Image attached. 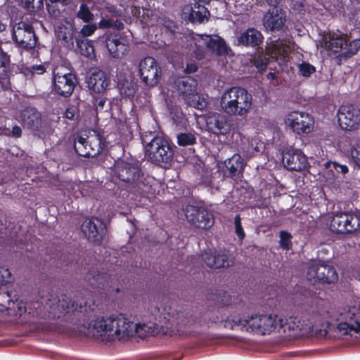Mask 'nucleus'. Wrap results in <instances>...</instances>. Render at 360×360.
<instances>
[{
    "label": "nucleus",
    "instance_id": "obj_1",
    "mask_svg": "<svg viewBox=\"0 0 360 360\" xmlns=\"http://www.w3.org/2000/svg\"><path fill=\"white\" fill-rule=\"evenodd\" d=\"M134 316L122 313L108 316H100L92 320L87 326L73 328L72 333L93 336L101 341H127L137 336L141 339L158 335L160 329L155 323L135 322Z\"/></svg>",
    "mask_w": 360,
    "mask_h": 360
},
{
    "label": "nucleus",
    "instance_id": "obj_2",
    "mask_svg": "<svg viewBox=\"0 0 360 360\" xmlns=\"http://www.w3.org/2000/svg\"><path fill=\"white\" fill-rule=\"evenodd\" d=\"M279 319L280 316L271 313L255 312L241 316L236 311H228L224 314L222 321L227 328L265 335L274 331L278 333Z\"/></svg>",
    "mask_w": 360,
    "mask_h": 360
},
{
    "label": "nucleus",
    "instance_id": "obj_3",
    "mask_svg": "<svg viewBox=\"0 0 360 360\" xmlns=\"http://www.w3.org/2000/svg\"><path fill=\"white\" fill-rule=\"evenodd\" d=\"M222 110L233 116H245L252 108V96L244 88L234 86L225 90L220 99Z\"/></svg>",
    "mask_w": 360,
    "mask_h": 360
},
{
    "label": "nucleus",
    "instance_id": "obj_4",
    "mask_svg": "<svg viewBox=\"0 0 360 360\" xmlns=\"http://www.w3.org/2000/svg\"><path fill=\"white\" fill-rule=\"evenodd\" d=\"M278 333L289 338H297L309 335L316 331L320 336H326L330 323L327 322L323 328H319L307 317L290 316L288 319L280 317L278 320Z\"/></svg>",
    "mask_w": 360,
    "mask_h": 360
},
{
    "label": "nucleus",
    "instance_id": "obj_5",
    "mask_svg": "<svg viewBox=\"0 0 360 360\" xmlns=\"http://www.w3.org/2000/svg\"><path fill=\"white\" fill-rule=\"evenodd\" d=\"M332 319L337 322L340 335H360V301L338 309Z\"/></svg>",
    "mask_w": 360,
    "mask_h": 360
},
{
    "label": "nucleus",
    "instance_id": "obj_6",
    "mask_svg": "<svg viewBox=\"0 0 360 360\" xmlns=\"http://www.w3.org/2000/svg\"><path fill=\"white\" fill-rule=\"evenodd\" d=\"M144 153L148 160L159 165L169 164L174 156V150L168 140L162 136H155L146 142Z\"/></svg>",
    "mask_w": 360,
    "mask_h": 360
},
{
    "label": "nucleus",
    "instance_id": "obj_7",
    "mask_svg": "<svg viewBox=\"0 0 360 360\" xmlns=\"http://www.w3.org/2000/svg\"><path fill=\"white\" fill-rule=\"evenodd\" d=\"M191 46L195 58L199 60L205 56L206 49L219 55L227 53L228 50L225 41L218 35L193 34Z\"/></svg>",
    "mask_w": 360,
    "mask_h": 360
},
{
    "label": "nucleus",
    "instance_id": "obj_8",
    "mask_svg": "<svg viewBox=\"0 0 360 360\" xmlns=\"http://www.w3.org/2000/svg\"><path fill=\"white\" fill-rule=\"evenodd\" d=\"M82 307V304H78L65 295L60 297L51 295L45 300L44 304V314L48 319L60 318L65 311H75Z\"/></svg>",
    "mask_w": 360,
    "mask_h": 360
},
{
    "label": "nucleus",
    "instance_id": "obj_9",
    "mask_svg": "<svg viewBox=\"0 0 360 360\" xmlns=\"http://www.w3.org/2000/svg\"><path fill=\"white\" fill-rule=\"evenodd\" d=\"M104 143L101 135L96 131H92L86 135L78 136L75 142V150L78 155L84 157H94L103 149Z\"/></svg>",
    "mask_w": 360,
    "mask_h": 360
},
{
    "label": "nucleus",
    "instance_id": "obj_10",
    "mask_svg": "<svg viewBox=\"0 0 360 360\" xmlns=\"http://www.w3.org/2000/svg\"><path fill=\"white\" fill-rule=\"evenodd\" d=\"M52 75V86L54 92L64 97L70 96L77 84L75 76L63 68H55Z\"/></svg>",
    "mask_w": 360,
    "mask_h": 360
},
{
    "label": "nucleus",
    "instance_id": "obj_11",
    "mask_svg": "<svg viewBox=\"0 0 360 360\" xmlns=\"http://www.w3.org/2000/svg\"><path fill=\"white\" fill-rule=\"evenodd\" d=\"M24 125L40 138H44L53 132L51 124L42 120L40 113L31 107L24 110Z\"/></svg>",
    "mask_w": 360,
    "mask_h": 360
},
{
    "label": "nucleus",
    "instance_id": "obj_12",
    "mask_svg": "<svg viewBox=\"0 0 360 360\" xmlns=\"http://www.w3.org/2000/svg\"><path fill=\"white\" fill-rule=\"evenodd\" d=\"M307 279L311 283H335L338 280V275L335 268L324 264H313L309 266Z\"/></svg>",
    "mask_w": 360,
    "mask_h": 360
},
{
    "label": "nucleus",
    "instance_id": "obj_13",
    "mask_svg": "<svg viewBox=\"0 0 360 360\" xmlns=\"http://www.w3.org/2000/svg\"><path fill=\"white\" fill-rule=\"evenodd\" d=\"M284 122L286 127L299 135L310 133L314 127L313 118L308 113L302 111L289 112Z\"/></svg>",
    "mask_w": 360,
    "mask_h": 360
},
{
    "label": "nucleus",
    "instance_id": "obj_14",
    "mask_svg": "<svg viewBox=\"0 0 360 360\" xmlns=\"http://www.w3.org/2000/svg\"><path fill=\"white\" fill-rule=\"evenodd\" d=\"M330 230L337 233L354 232L360 227V219L354 214L340 212L334 214L330 222Z\"/></svg>",
    "mask_w": 360,
    "mask_h": 360
},
{
    "label": "nucleus",
    "instance_id": "obj_15",
    "mask_svg": "<svg viewBox=\"0 0 360 360\" xmlns=\"http://www.w3.org/2000/svg\"><path fill=\"white\" fill-rule=\"evenodd\" d=\"M184 214L188 221L196 228L207 229L214 224L212 214L202 207L187 205Z\"/></svg>",
    "mask_w": 360,
    "mask_h": 360
},
{
    "label": "nucleus",
    "instance_id": "obj_16",
    "mask_svg": "<svg viewBox=\"0 0 360 360\" xmlns=\"http://www.w3.org/2000/svg\"><path fill=\"white\" fill-rule=\"evenodd\" d=\"M295 44L290 39L271 41L266 48V54L276 60L280 65H284L289 58V53L294 50Z\"/></svg>",
    "mask_w": 360,
    "mask_h": 360
},
{
    "label": "nucleus",
    "instance_id": "obj_17",
    "mask_svg": "<svg viewBox=\"0 0 360 360\" xmlns=\"http://www.w3.org/2000/svg\"><path fill=\"white\" fill-rule=\"evenodd\" d=\"M139 73L141 80L148 86L158 84L160 76V68L155 58L146 57L139 63Z\"/></svg>",
    "mask_w": 360,
    "mask_h": 360
},
{
    "label": "nucleus",
    "instance_id": "obj_18",
    "mask_svg": "<svg viewBox=\"0 0 360 360\" xmlns=\"http://www.w3.org/2000/svg\"><path fill=\"white\" fill-rule=\"evenodd\" d=\"M340 126L345 130H353L360 124V110L353 105H342L338 110Z\"/></svg>",
    "mask_w": 360,
    "mask_h": 360
},
{
    "label": "nucleus",
    "instance_id": "obj_19",
    "mask_svg": "<svg viewBox=\"0 0 360 360\" xmlns=\"http://www.w3.org/2000/svg\"><path fill=\"white\" fill-rule=\"evenodd\" d=\"M280 0H267L272 6L263 17V25L266 30H281L285 22V13L278 7Z\"/></svg>",
    "mask_w": 360,
    "mask_h": 360
},
{
    "label": "nucleus",
    "instance_id": "obj_20",
    "mask_svg": "<svg viewBox=\"0 0 360 360\" xmlns=\"http://www.w3.org/2000/svg\"><path fill=\"white\" fill-rule=\"evenodd\" d=\"M110 78L107 74L98 69H92L86 78L87 87L92 95L103 94L110 84Z\"/></svg>",
    "mask_w": 360,
    "mask_h": 360
},
{
    "label": "nucleus",
    "instance_id": "obj_21",
    "mask_svg": "<svg viewBox=\"0 0 360 360\" xmlns=\"http://www.w3.org/2000/svg\"><path fill=\"white\" fill-rule=\"evenodd\" d=\"M347 41V34L337 30L323 34L321 39L319 40L317 46L323 48L328 51L338 53L344 50Z\"/></svg>",
    "mask_w": 360,
    "mask_h": 360
},
{
    "label": "nucleus",
    "instance_id": "obj_22",
    "mask_svg": "<svg viewBox=\"0 0 360 360\" xmlns=\"http://www.w3.org/2000/svg\"><path fill=\"white\" fill-rule=\"evenodd\" d=\"M284 166L289 170L301 171L307 166L306 155L299 149L287 148L283 155Z\"/></svg>",
    "mask_w": 360,
    "mask_h": 360
},
{
    "label": "nucleus",
    "instance_id": "obj_23",
    "mask_svg": "<svg viewBox=\"0 0 360 360\" xmlns=\"http://www.w3.org/2000/svg\"><path fill=\"white\" fill-rule=\"evenodd\" d=\"M82 230L88 240L92 242H99L105 234L104 224L97 218L86 219L82 225Z\"/></svg>",
    "mask_w": 360,
    "mask_h": 360
},
{
    "label": "nucleus",
    "instance_id": "obj_24",
    "mask_svg": "<svg viewBox=\"0 0 360 360\" xmlns=\"http://www.w3.org/2000/svg\"><path fill=\"white\" fill-rule=\"evenodd\" d=\"M206 264L212 268L228 267L233 264V255L226 250H220L214 253L206 252L203 255Z\"/></svg>",
    "mask_w": 360,
    "mask_h": 360
},
{
    "label": "nucleus",
    "instance_id": "obj_25",
    "mask_svg": "<svg viewBox=\"0 0 360 360\" xmlns=\"http://www.w3.org/2000/svg\"><path fill=\"white\" fill-rule=\"evenodd\" d=\"M171 85H173L172 87L176 89L184 101L189 98L198 90L197 81L190 77L174 79L172 80Z\"/></svg>",
    "mask_w": 360,
    "mask_h": 360
},
{
    "label": "nucleus",
    "instance_id": "obj_26",
    "mask_svg": "<svg viewBox=\"0 0 360 360\" xmlns=\"http://www.w3.org/2000/svg\"><path fill=\"white\" fill-rule=\"evenodd\" d=\"M11 20L14 23L12 30V39L20 48L22 44V15L20 11H18L15 6H11L9 10Z\"/></svg>",
    "mask_w": 360,
    "mask_h": 360
},
{
    "label": "nucleus",
    "instance_id": "obj_27",
    "mask_svg": "<svg viewBox=\"0 0 360 360\" xmlns=\"http://www.w3.org/2000/svg\"><path fill=\"white\" fill-rule=\"evenodd\" d=\"M106 46L113 58H120L123 57L129 50V43L123 38L108 37L106 41Z\"/></svg>",
    "mask_w": 360,
    "mask_h": 360
},
{
    "label": "nucleus",
    "instance_id": "obj_28",
    "mask_svg": "<svg viewBox=\"0 0 360 360\" xmlns=\"http://www.w3.org/2000/svg\"><path fill=\"white\" fill-rule=\"evenodd\" d=\"M207 124L210 131L214 134H226L230 126L226 116L221 114H213L207 119Z\"/></svg>",
    "mask_w": 360,
    "mask_h": 360
},
{
    "label": "nucleus",
    "instance_id": "obj_29",
    "mask_svg": "<svg viewBox=\"0 0 360 360\" xmlns=\"http://www.w3.org/2000/svg\"><path fill=\"white\" fill-rule=\"evenodd\" d=\"M262 33L256 29L249 28L238 37V44L255 47L263 41Z\"/></svg>",
    "mask_w": 360,
    "mask_h": 360
},
{
    "label": "nucleus",
    "instance_id": "obj_30",
    "mask_svg": "<svg viewBox=\"0 0 360 360\" xmlns=\"http://www.w3.org/2000/svg\"><path fill=\"white\" fill-rule=\"evenodd\" d=\"M74 27L68 22L61 23L56 30V35L59 40L63 42V45L68 48H72L73 41Z\"/></svg>",
    "mask_w": 360,
    "mask_h": 360
},
{
    "label": "nucleus",
    "instance_id": "obj_31",
    "mask_svg": "<svg viewBox=\"0 0 360 360\" xmlns=\"http://www.w3.org/2000/svg\"><path fill=\"white\" fill-rule=\"evenodd\" d=\"M136 172L137 169L128 163L121 162L116 165L117 176L123 181H134Z\"/></svg>",
    "mask_w": 360,
    "mask_h": 360
},
{
    "label": "nucleus",
    "instance_id": "obj_32",
    "mask_svg": "<svg viewBox=\"0 0 360 360\" xmlns=\"http://www.w3.org/2000/svg\"><path fill=\"white\" fill-rule=\"evenodd\" d=\"M82 1L77 13V17L84 22L89 23L94 19V15L91 13V10L94 6V2L92 0H82Z\"/></svg>",
    "mask_w": 360,
    "mask_h": 360
},
{
    "label": "nucleus",
    "instance_id": "obj_33",
    "mask_svg": "<svg viewBox=\"0 0 360 360\" xmlns=\"http://www.w3.org/2000/svg\"><path fill=\"white\" fill-rule=\"evenodd\" d=\"M118 86L120 94L127 98H133L138 90V85L134 79H123L118 83Z\"/></svg>",
    "mask_w": 360,
    "mask_h": 360
},
{
    "label": "nucleus",
    "instance_id": "obj_34",
    "mask_svg": "<svg viewBox=\"0 0 360 360\" xmlns=\"http://www.w3.org/2000/svg\"><path fill=\"white\" fill-rule=\"evenodd\" d=\"M224 165L231 175L240 172L244 167L243 160L238 154H234L231 158L226 160Z\"/></svg>",
    "mask_w": 360,
    "mask_h": 360
},
{
    "label": "nucleus",
    "instance_id": "obj_35",
    "mask_svg": "<svg viewBox=\"0 0 360 360\" xmlns=\"http://www.w3.org/2000/svg\"><path fill=\"white\" fill-rule=\"evenodd\" d=\"M198 326V323L194 319L191 318L181 323H179L177 330L180 335H190L196 332L195 329Z\"/></svg>",
    "mask_w": 360,
    "mask_h": 360
},
{
    "label": "nucleus",
    "instance_id": "obj_36",
    "mask_svg": "<svg viewBox=\"0 0 360 360\" xmlns=\"http://www.w3.org/2000/svg\"><path fill=\"white\" fill-rule=\"evenodd\" d=\"M186 103L195 108L202 110L207 105L205 98L200 95L198 90L196 91L191 97L185 100Z\"/></svg>",
    "mask_w": 360,
    "mask_h": 360
},
{
    "label": "nucleus",
    "instance_id": "obj_37",
    "mask_svg": "<svg viewBox=\"0 0 360 360\" xmlns=\"http://www.w3.org/2000/svg\"><path fill=\"white\" fill-rule=\"evenodd\" d=\"M190 15L193 20L202 22L204 19L207 18L209 11L205 6L195 4L194 7L191 9Z\"/></svg>",
    "mask_w": 360,
    "mask_h": 360
},
{
    "label": "nucleus",
    "instance_id": "obj_38",
    "mask_svg": "<svg viewBox=\"0 0 360 360\" xmlns=\"http://www.w3.org/2000/svg\"><path fill=\"white\" fill-rule=\"evenodd\" d=\"M9 58L0 49V82H4L8 77Z\"/></svg>",
    "mask_w": 360,
    "mask_h": 360
},
{
    "label": "nucleus",
    "instance_id": "obj_39",
    "mask_svg": "<svg viewBox=\"0 0 360 360\" xmlns=\"http://www.w3.org/2000/svg\"><path fill=\"white\" fill-rule=\"evenodd\" d=\"M24 31L26 32L27 34V36L24 35V38L28 37L30 39V41L25 46H24V49H27V52L30 53L32 56L37 57L38 52L35 50H32L37 44L35 34L30 30V27H24Z\"/></svg>",
    "mask_w": 360,
    "mask_h": 360
},
{
    "label": "nucleus",
    "instance_id": "obj_40",
    "mask_svg": "<svg viewBox=\"0 0 360 360\" xmlns=\"http://www.w3.org/2000/svg\"><path fill=\"white\" fill-rule=\"evenodd\" d=\"M195 136L191 132L181 133L177 136V143L181 146H188L195 143Z\"/></svg>",
    "mask_w": 360,
    "mask_h": 360
},
{
    "label": "nucleus",
    "instance_id": "obj_41",
    "mask_svg": "<svg viewBox=\"0 0 360 360\" xmlns=\"http://www.w3.org/2000/svg\"><path fill=\"white\" fill-rule=\"evenodd\" d=\"M360 49V39H356L348 43V41L346 42V44L345 45L344 49V54L347 57H350L355 53H357V51Z\"/></svg>",
    "mask_w": 360,
    "mask_h": 360
},
{
    "label": "nucleus",
    "instance_id": "obj_42",
    "mask_svg": "<svg viewBox=\"0 0 360 360\" xmlns=\"http://www.w3.org/2000/svg\"><path fill=\"white\" fill-rule=\"evenodd\" d=\"M79 46L82 55L87 58L94 57V48L90 41H82Z\"/></svg>",
    "mask_w": 360,
    "mask_h": 360
},
{
    "label": "nucleus",
    "instance_id": "obj_43",
    "mask_svg": "<svg viewBox=\"0 0 360 360\" xmlns=\"http://www.w3.org/2000/svg\"><path fill=\"white\" fill-rule=\"evenodd\" d=\"M98 27L100 28L115 27L118 30H121L123 28V23L118 20L114 21L111 19H107L103 18L99 22Z\"/></svg>",
    "mask_w": 360,
    "mask_h": 360
},
{
    "label": "nucleus",
    "instance_id": "obj_44",
    "mask_svg": "<svg viewBox=\"0 0 360 360\" xmlns=\"http://www.w3.org/2000/svg\"><path fill=\"white\" fill-rule=\"evenodd\" d=\"M46 67L42 64L34 65L31 68H27L26 69H24V75L28 77L30 74V75L32 76L34 73L37 75H42L46 72Z\"/></svg>",
    "mask_w": 360,
    "mask_h": 360
},
{
    "label": "nucleus",
    "instance_id": "obj_45",
    "mask_svg": "<svg viewBox=\"0 0 360 360\" xmlns=\"http://www.w3.org/2000/svg\"><path fill=\"white\" fill-rule=\"evenodd\" d=\"M299 73L304 77H309L315 72V68L308 63L303 62L298 65Z\"/></svg>",
    "mask_w": 360,
    "mask_h": 360
},
{
    "label": "nucleus",
    "instance_id": "obj_46",
    "mask_svg": "<svg viewBox=\"0 0 360 360\" xmlns=\"http://www.w3.org/2000/svg\"><path fill=\"white\" fill-rule=\"evenodd\" d=\"M292 236L285 231H282L280 232V245L284 250H289L291 246L290 239Z\"/></svg>",
    "mask_w": 360,
    "mask_h": 360
},
{
    "label": "nucleus",
    "instance_id": "obj_47",
    "mask_svg": "<svg viewBox=\"0 0 360 360\" xmlns=\"http://www.w3.org/2000/svg\"><path fill=\"white\" fill-rule=\"evenodd\" d=\"M351 155L355 165L360 167V141L353 146L351 150Z\"/></svg>",
    "mask_w": 360,
    "mask_h": 360
},
{
    "label": "nucleus",
    "instance_id": "obj_48",
    "mask_svg": "<svg viewBox=\"0 0 360 360\" xmlns=\"http://www.w3.org/2000/svg\"><path fill=\"white\" fill-rule=\"evenodd\" d=\"M335 169L333 167H330L328 165V162L326 164V168L323 170V176L326 179V181L330 184L334 182L335 179V174L334 172Z\"/></svg>",
    "mask_w": 360,
    "mask_h": 360
},
{
    "label": "nucleus",
    "instance_id": "obj_49",
    "mask_svg": "<svg viewBox=\"0 0 360 360\" xmlns=\"http://www.w3.org/2000/svg\"><path fill=\"white\" fill-rule=\"evenodd\" d=\"M235 230L236 233L240 240L245 238V232L241 225L240 217L239 215H236L234 219Z\"/></svg>",
    "mask_w": 360,
    "mask_h": 360
},
{
    "label": "nucleus",
    "instance_id": "obj_50",
    "mask_svg": "<svg viewBox=\"0 0 360 360\" xmlns=\"http://www.w3.org/2000/svg\"><path fill=\"white\" fill-rule=\"evenodd\" d=\"M96 28L97 25L96 24H87L82 27L80 33L84 37H89L94 33Z\"/></svg>",
    "mask_w": 360,
    "mask_h": 360
},
{
    "label": "nucleus",
    "instance_id": "obj_51",
    "mask_svg": "<svg viewBox=\"0 0 360 360\" xmlns=\"http://www.w3.org/2000/svg\"><path fill=\"white\" fill-rule=\"evenodd\" d=\"M328 165L330 167H333L335 172H340L342 174H346L348 172V167L345 165H340L335 162H328Z\"/></svg>",
    "mask_w": 360,
    "mask_h": 360
},
{
    "label": "nucleus",
    "instance_id": "obj_52",
    "mask_svg": "<svg viewBox=\"0 0 360 360\" xmlns=\"http://www.w3.org/2000/svg\"><path fill=\"white\" fill-rule=\"evenodd\" d=\"M87 278L89 281H91V278L95 281V282H92L91 284H96V283L101 284V283H102L103 281L105 280V275L101 274H97L96 275H92L91 274H89L87 276Z\"/></svg>",
    "mask_w": 360,
    "mask_h": 360
},
{
    "label": "nucleus",
    "instance_id": "obj_53",
    "mask_svg": "<svg viewBox=\"0 0 360 360\" xmlns=\"http://www.w3.org/2000/svg\"><path fill=\"white\" fill-rule=\"evenodd\" d=\"M268 60H269V58H258V59L255 60V65L259 70H264L267 65Z\"/></svg>",
    "mask_w": 360,
    "mask_h": 360
},
{
    "label": "nucleus",
    "instance_id": "obj_54",
    "mask_svg": "<svg viewBox=\"0 0 360 360\" xmlns=\"http://www.w3.org/2000/svg\"><path fill=\"white\" fill-rule=\"evenodd\" d=\"M47 330H56L59 333H66L67 332V330L65 328L58 327L57 324H56L55 323H51L50 324V326H49L47 327Z\"/></svg>",
    "mask_w": 360,
    "mask_h": 360
},
{
    "label": "nucleus",
    "instance_id": "obj_55",
    "mask_svg": "<svg viewBox=\"0 0 360 360\" xmlns=\"http://www.w3.org/2000/svg\"><path fill=\"white\" fill-rule=\"evenodd\" d=\"M107 9L108 10V12L112 14L113 16H121L123 15L124 13L122 11L117 10L113 6L108 7Z\"/></svg>",
    "mask_w": 360,
    "mask_h": 360
},
{
    "label": "nucleus",
    "instance_id": "obj_56",
    "mask_svg": "<svg viewBox=\"0 0 360 360\" xmlns=\"http://www.w3.org/2000/svg\"><path fill=\"white\" fill-rule=\"evenodd\" d=\"M76 115V112L74 108H68L65 112V116L69 120H73Z\"/></svg>",
    "mask_w": 360,
    "mask_h": 360
},
{
    "label": "nucleus",
    "instance_id": "obj_57",
    "mask_svg": "<svg viewBox=\"0 0 360 360\" xmlns=\"http://www.w3.org/2000/svg\"><path fill=\"white\" fill-rule=\"evenodd\" d=\"M22 133V129L19 126H14L12 129L11 134L14 137H20Z\"/></svg>",
    "mask_w": 360,
    "mask_h": 360
},
{
    "label": "nucleus",
    "instance_id": "obj_58",
    "mask_svg": "<svg viewBox=\"0 0 360 360\" xmlns=\"http://www.w3.org/2000/svg\"><path fill=\"white\" fill-rule=\"evenodd\" d=\"M131 12L132 15L135 18H139L141 14V8L137 6H131L130 7Z\"/></svg>",
    "mask_w": 360,
    "mask_h": 360
},
{
    "label": "nucleus",
    "instance_id": "obj_59",
    "mask_svg": "<svg viewBox=\"0 0 360 360\" xmlns=\"http://www.w3.org/2000/svg\"><path fill=\"white\" fill-rule=\"evenodd\" d=\"M106 101L105 98H100L98 100L96 101V103H95L96 108L97 110L98 109H103L104 104Z\"/></svg>",
    "mask_w": 360,
    "mask_h": 360
},
{
    "label": "nucleus",
    "instance_id": "obj_60",
    "mask_svg": "<svg viewBox=\"0 0 360 360\" xmlns=\"http://www.w3.org/2000/svg\"><path fill=\"white\" fill-rule=\"evenodd\" d=\"M197 70H198V68L195 65L190 64V65H187L186 70L187 72L191 73V72H195Z\"/></svg>",
    "mask_w": 360,
    "mask_h": 360
},
{
    "label": "nucleus",
    "instance_id": "obj_61",
    "mask_svg": "<svg viewBox=\"0 0 360 360\" xmlns=\"http://www.w3.org/2000/svg\"><path fill=\"white\" fill-rule=\"evenodd\" d=\"M26 3L29 5L33 4L35 1L40 2L41 0H25Z\"/></svg>",
    "mask_w": 360,
    "mask_h": 360
},
{
    "label": "nucleus",
    "instance_id": "obj_62",
    "mask_svg": "<svg viewBox=\"0 0 360 360\" xmlns=\"http://www.w3.org/2000/svg\"><path fill=\"white\" fill-rule=\"evenodd\" d=\"M51 2H54V3H61V4H65L66 2V0H50Z\"/></svg>",
    "mask_w": 360,
    "mask_h": 360
},
{
    "label": "nucleus",
    "instance_id": "obj_63",
    "mask_svg": "<svg viewBox=\"0 0 360 360\" xmlns=\"http://www.w3.org/2000/svg\"><path fill=\"white\" fill-rule=\"evenodd\" d=\"M268 77L274 78V73H269V74L268 75Z\"/></svg>",
    "mask_w": 360,
    "mask_h": 360
}]
</instances>
